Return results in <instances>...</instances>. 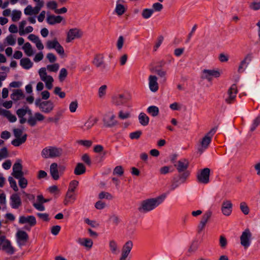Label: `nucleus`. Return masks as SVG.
Returning <instances> with one entry per match:
<instances>
[{
  "label": "nucleus",
  "instance_id": "nucleus-39",
  "mask_svg": "<svg viewBox=\"0 0 260 260\" xmlns=\"http://www.w3.org/2000/svg\"><path fill=\"white\" fill-rule=\"evenodd\" d=\"M252 235L248 229L245 230V248L248 247L251 243Z\"/></svg>",
  "mask_w": 260,
  "mask_h": 260
},
{
  "label": "nucleus",
  "instance_id": "nucleus-18",
  "mask_svg": "<svg viewBox=\"0 0 260 260\" xmlns=\"http://www.w3.org/2000/svg\"><path fill=\"white\" fill-rule=\"evenodd\" d=\"M42 4L36 5L35 7L31 5H28L24 10V13L26 15H36L40 11L41 8L43 7Z\"/></svg>",
  "mask_w": 260,
  "mask_h": 260
},
{
  "label": "nucleus",
  "instance_id": "nucleus-40",
  "mask_svg": "<svg viewBox=\"0 0 260 260\" xmlns=\"http://www.w3.org/2000/svg\"><path fill=\"white\" fill-rule=\"evenodd\" d=\"M27 138V135L24 134L22 135V136L20 138H16L14 140H13L11 143L14 146L17 147L21 145L22 144L24 143L26 140Z\"/></svg>",
  "mask_w": 260,
  "mask_h": 260
},
{
  "label": "nucleus",
  "instance_id": "nucleus-30",
  "mask_svg": "<svg viewBox=\"0 0 260 260\" xmlns=\"http://www.w3.org/2000/svg\"><path fill=\"white\" fill-rule=\"evenodd\" d=\"M77 242L80 245L88 249H90L93 245L92 240L89 238H80L77 240Z\"/></svg>",
  "mask_w": 260,
  "mask_h": 260
},
{
  "label": "nucleus",
  "instance_id": "nucleus-16",
  "mask_svg": "<svg viewBox=\"0 0 260 260\" xmlns=\"http://www.w3.org/2000/svg\"><path fill=\"white\" fill-rule=\"evenodd\" d=\"M17 243L19 247L24 246L28 240V235L27 233L21 230L17 231L16 235Z\"/></svg>",
  "mask_w": 260,
  "mask_h": 260
},
{
  "label": "nucleus",
  "instance_id": "nucleus-46",
  "mask_svg": "<svg viewBox=\"0 0 260 260\" xmlns=\"http://www.w3.org/2000/svg\"><path fill=\"white\" fill-rule=\"evenodd\" d=\"M21 12L19 10H14L12 13V20L14 22L19 20L21 16Z\"/></svg>",
  "mask_w": 260,
  "mask_h": 260
},
{
  "label": "nucleus",
  "instance_id": "nucleus-1",
  "mask_svg": "<svg viewBox=\"0 0 260 260\" xmlns=\"http://www.w3.org/2000/svg\"><path fill=\"white\" fill-rule=\"evenodd\" d=\"M166 198V195L162 194L156 198L144 200L141 202L138 210L142 213L150 212L162 203Z\"/></svg>",
  "mask_w": 260,
  "mask_h": 260
},
{
  "label": "nucleus",
  "instance_id": "nucleus-64",
  "mask_svg": "<svg viewBox=\"0 0 260 260\" xmlns=\"http://www.w3.org/2000/svg\"><path fill=\"white\" fill-rule=\"evenodd\" d=\"M54 93L58 95L60 98H64L66 96V93L64 92L61 91V88L59 87H56L54 88Z\"/></svg>",
  "mask_w": 260,
  "mask_h": 260
},
{
  "label": "nucleus",
  "instance_id": "nucleus-33",
  "mask_svg": "<svg viewBox=\"0 0 260 260\" xmlns=\"http://www.w3.org/2000/svg\"><path fill=\"white\" fill-rule=\"evenodd\" d=\"M25 54L28 56H31L34 54V51L31 45L29 42L24 44L22 47Z\"/></svg>",
  "mask_w": 260,
  "mask_h": 260
},
{
  "label": "nucleus",
  "instance_id": "nucleus-15",
  "mask_svg": "<svg viewBox=\"0 0 260 260\" xmlns=\"http://www.w3.org/2000/svg\"><path fill=\"white\" fill-rule=\"evenodd\" d=\"M82 36V32L77 28L70 29L67 33L66 41L68 43L72 40L80 38Z\"/></svg>",
  "mask_w": 260,
  "mask_h": 260
},
{
  "label": "nucleus",
  "instance_id": "nucleus-24",
  "mask_svg": "<svg viewBox=\"0 0 260 260\" xmlns=\"http://www.w3.org/2000/svg\"><path fill=\"white\" fill-rule=\"evenodd\" d=\"M63 18L60 15H48L46 18L47 22L50 25L60 23Z\"/></svg>",
  "mask_w": 260,
  "mask_h": 260
},
{
  "label": "nucleus",
  "instance_id": "nucleus-63",
  "mask_svg": "<svg viewBox=\"0 0 260 260\" xmlns=\"http://www.w3.org/2000/svg\"><path fill=\"white\" fill-rule=\"evenodd\" d=\"M169 107L172 110L178 111L181 109L182 105L177 102H174V103L170 104Z\"/></svg>",
  "mask_w": 260,
  "mask_h": 260
},
{
  "label": "nucleus",
  "instance_id": "nucleus-8",
  "mask_svg": "<svg viewBox=\"0 0 260 260\" xmlns=\"http://www.w3.org/2000/svg\"><path fill=\"white\" fill-rule=\"evenodd\" d=\"M222 72L220 70L216 69H204L202 72L201 77L208 81H211L213 78H218L220 76Z\"/></svg>",
  "mask_w": 260,
  "mask_h": 260
},
{
  "label": "nucleus",
  "instance_id": "nucleus-42",
  "mask_svg": "<svg viewBox=\"0 0 260 260\" xmlns=\"http://www.w3.org/2000/svg\"><path fill=\"white\" fill-rule=\"evenodd\" d=\"M147 112L153 117H155L158 115L159 109L155 106H151L148 107Z\"/></svg>",
  "mask_w": 260,
  "mask_h": 260
},
{
  "label": "nucleus",
  "instance_id": "nucleus-32",
  "mask_svg": "<svg viewBox=\"0 0 260 260\" xmlns=\"http://www.w3.org/2000/svg\"><path fill=\"white\" fill-rule=\"evenodd\" d=\"M104 56L102 54H96L94 57L93 60H92V63L99 68L101 67L104 64Z\"/></svg>",
  "mask_w": 260,
  "mask_h": 260
},
{
  "label": "nucleus",
  "instance_id": "nucleus-58",
  "mask_svg": "<svg viewBox=\"0 0 260 260\" xmlns=\"http://www.w3.org/2000/svg\"><path fill=\"white\" fill-rule=\"evenodd\" d=\"M68 75L67 71L65 68H62L59 74V79L60 81H62L67 77Z\"/></svg>",
  "mask_w": 260,
  "mask_h": 260
},
{
  "label": "nucleus",
  "instance_id": "nucleus-43",
  "mask_svg": "<svg viewBox=\"0 0 260 260\" xmlns=\"http://www.w3.org/2000/svg\"><path fill=\"white\" fill-rule=\"evenodd\" d=\"M28 113L29 115L31 114V111L27 107L25 108H21L17 110L16 113L19 118L24 117Z\"/></svg>",
  "mask_w": 260,
  "mask_h": 260
},
{
  "label": "nucleus",
  "instance_id": "nucleus-61",
  "mask_svg": "<svg viewBox=\"0 0 260 260\" xmlns=\"http://www.w3.org/2000/svg\"><path fill=\"white\" fill-rule=\"evenodd\" d=\"M8 156V152L6 147L0 150V161Z\"/></svg>",
  "mask_w": 260,
  "mask_h": 260
},
{
  "label": "nucleus",
  "instance_id": "nucleus-31",
  "mask_svg": "<svg viewBox=\"0 0 260 260\" xmlns=\"http://www.w3.org/2000/svg\"><path fill=\"white\" fill-rule=\"evenodd\" d=\"M98 121V118L96 117H90L85 122L82 128L85 131L91 128Z\"/></svg>",
  "mask_w": 260,
  "mask_h": 260
},
{
  "label": "nucleus",
  "instance_id": "nucleus-29",
  "mask_svg": "<svg viewBox=\"0 0 260 260\" xmlns=\"http://www.w3.org/2000/svg\"><path fill=\"white\" fill-rule=\"evenodd\" d=\"M237 92V86L235 84L232 85L228 90V97L225 100L226 102L228 103H232L236 97Z\"/></svg>",
  "mask_w": 260,
  "mask_h": 260
},
{
  "label": "nucleus",
  "instance_id": "nucleus-5",
  "mask_svg": "<svg viewBox=\"0 0 260 260\" xmlns=\"http://www.w3.org/2000/svg\"><path fill=\"white\" fill-rule=\"evenodd\" d=\"M215 132L216 129L213 128L203 138L198 147V151L200 154H202L207 149L209 145L211 143L212 137Z\"/></svg>",
  "mask_w": 260,
  "mask_h": 260
},
{
  "label": "nucleus",
  "instance_id": "nucleus-3",
  "mask_svg": "<svg viewBox=\"0 0 260 260\" xmlns=\"http://www.w3.org/2000/svg\"><path fill=\"white\" fill-rule=\"evenodd\" d=\"M102 120L104 126L106 127L112 128L118 124L116 116L113 111L106 112L103 115Z\"/></svg>",
  "mask_w": 260,
  "mask_h": 260
},
{
  "label": "nucleus",
  "instance_id": "nucleus-20",
  "mask_svg": "<svg viewBox=\"0 0 260 260\" xmlns=\"http://www.w3.org/2000/svg\"><path fill=\"white\" fill-rule=\"evenodd\" d=\"M27 24V21L25 20H23L20 21L19 23V34L20 36H23L26 34L31 32L34 28L31 26H28L24 28L25 26Z\"/></svg>",
  "mask_w": 260,
  "mask_h": 260
},
{
  "label": "nucleus",
  "instance_id": "nucleus-13",
  "mask_svg": "<svg viewBox=\"0 0 260 260\" xmlns=\"http://www.w3.org/2000/svg\"><path fill=\"white\" fill-rule=\"evenodd\" d=\"M21 160L17 159L13 166V172L12 175L15 178H19L21 176L24 175L22 171V165L21 164Z\"/></svg>",
  "mask_w": 260,
  "mask_h": 260
},
{
  "label": "nucleus",
  "instance_id": "nucleus-36",
  "mask_svg": "<svg viewBox=\"0 0 260 260\" xmlns=\"http://www.w3.org/2000/svg\"><path fill=\"white\" fill-rule=\"evenodd\" d=\"M20 64L24 69L28 70L30 69L33 65V63L28 58H23L20 60Z\"/></svg>",
  "mask_w": 260,
  "mask_h": 260
},
{
  "label": "nucleus",
  "instance_id": "nucleus-25",
  "mask_svg": "<svg viewBox=\"0 0 260 260\" xmlns=\"http://www.w3.org/2000/svg\"><path fill=\"white\" fill-rule=\"evenodd\" d=\"M76 200V194L75 193L67 191L63 200V204L66 206L71 205L74 203Z\"/></svg>",
  "mask_w": 260,
  "mask_h": 260
},
{
  "label": "nucleus",
  "instance_id": "nucleus-28",
  "mask_svg": "<svg viewBox=\"0 0 260 260\" xmlns=\"http://www.w3.org/2000/svg\"><path fill=\"white\" fill-rule=\"evenodd\" d=\"M133 247V243L132 241H128L124 243L121 249L120 255L128 256Z\"/></svg>",
  "mask_w": 260,
  "mask_h": 260
},
{
  "label": "nucleus",
  "instance_id": "nucleus-59",
  "mask_svg": "<svg viewBox=\"0 0 260 260\" xmlns=\"http://www.w3.org/2000/svg\"><path fill=\"white\" fill-rule=\"evenodd\" d=\"M123 169L122 166H118L116 167L114 170L113 174V175H117L119 176H122L123 174Z\"/></svg>",
  "mask_w": 260,
  "mask_h": 260
},
{
  "label": "nucleus",
  "instance_id": "nucleus-50",
  "mask_svg": "<svg viewBox=\"0 0 260 260\" xmlns=\"http://www.w3.org/2000/svg\"><path fill=\"white\" fill-rule=\"evenodd\" d=\"M99 198L100 199H107L108 200H111L113 197L111 194L109 192L102 191L99 194Z\"/></svg>",
  "mask_w": 260,
  "mask_h": 260
},
{
  "label": "nucleus",
  "instance_id": "nucleus-27",
  "mask_svg": "<svg viewBox=\"0 0 260 260\" xmlns=\"http://www.w3.org/2000/svg\"><path fill=\"white\" fill-rule=\"evenodd\" d=\"M232 204L229 201H224L222 204L221 211L225 216H229L232 211Z\"/></svg>",
  "mask_w": 260,
  "mask_h": 260
},
{
  "label": "nucleus",
  "instance_id": "nucleus-22",
  "mask_svg": "<svg viewBox=\"0 0 260 260\" xmlns=\"http://www.w3.org/2000/svg\"><path fill=\"white\" fill-rule=\"evenodd\" d=\"M45 119V116L41 113L37 112L33 116H30L27 120L28 123L31 126L36 125L37 121H42Z\"/></svg>",
  "mask_w": 260,
  "mask_h": 260
},
{
  "label": "nucleus",
  "instance_id": "nucleus-54",
  "mask_svg": "<svg viewBox=\"0 0 260 260\" xmlns=\"http://www.w3.org/2000/svg\"><path fill=\"white\" fill-rule=\"evenodd\" d=\"M46 6L48 9L54 10V12H55V10H57L58 5L56 1H50L47 3Z\"/></svg>",
  "mask_w": 260,
  "mask_h": 260
},
{
  "label": "nucleus",
  "instance_id": "nucleus-23",
  "mask_svg": "<svg viewBox=\"0 0 260 260\" xmlns=\"http://www.w3.org/2000/svg\"><path fill=\"white\" fill-rule=\"evenodd\" d=\"M108 248L111 253L117 255L120 252V247L118 242L114 239H110L108 242Z\"/></svg>",
  "mask_w": 260,
  "mask_h": 260
},
{
  "label": "nucleus",
  "instance_id": "nucleus-41",
  "mask_svg": "<svg viewBox=\"0 0 260 260\" xmlns=\"http://www.w3.org/2000/svg\"><path fill=\"white\" fill-rule=\"evenodd\" d=\"M86 168L82 163H78L75 168L74 173L76 175H80L85 172Z\"/></svg>",
  "mask_w": 260,
  "mask_h": 260
},
{
  "label": "nucleus",
  "instance_id": "nucleus-62",
  "mask_svg": "<svg viewBox=\"0 0 260 260\" xmlns=\"http://www.w3.org/2000/svg\"><path fill=\"white\" fill-rule=\"evenodd\" d=\"M219 60L221 62H227L229 59V55L227 54L221 53L218 56Z\"/></svg>",
  "mask_w": 260,
  "mask_h": 260
},
{
  "label": "nucleus",
  "instance_id": "nucleus-44",
  "mask_svg": "<svg viewBox=\"0 0 260 260\" xmlns=\"http://www.w3.org/2000/svg\"><path fill=\"white\" fill-rule=\"evenodd\" d=\"M5 43L7 45L14 46L16 44V37L12 35H8L5 39Z\"/></svg>",
  "mask_w": 260,
  "mask_h": 260
},
{
  "label": "nucleus",
  "instance_id": "nucleus-38",
  "mask_svg": "<svg viewBox=\"0 0 260 260\" xmlns=\"http://www.w3.org/2000/svg\"><path fill=\"white\" fill-rule=\"evenodd\" d=\"M24 97V94L21 90L17 89L14 90L13 93L11 94V99L15 101L20 100Z\"/></svg>",
  "mask_w": 260,
  "mask_h": 260
},
{
  "label": "nucleus",
  "instance_id": "nucleus-35",
  "mask_svg": "<svg viewBox=\"0 0 260 260\" xmlns=\"http://www.w3.org/2000/svg\"><path fill=\"white\" fill-rule=\"evenodd\" d=\"M1 114L4 116L6 117L10 122H14L16 121V117L12 114L9 111L6 110H2Z\"/></svg>",
  "mask_w": 260,
  "mask_h": 260
},
{
  "label": "nucleus",
  "instance_id": "nucleus-2",
  "mask_svg": "<svg viewBox=\"0 0 260 260\" xmlns=\"http://www.w3.org/2000/svg\"><path fill=\"white\" fill-rule=\"evenodd\" d=\"M62 153L63 151L61 148L48 146L42 150L41 155L44 158H52L59 157Z\"/></svg>",
  "mask_w": 260,
  "mask_h": 260
},
{
  "label": "nucleus",
  "instance_id": "nucleus-12",
  "mask_svg": "<svg viewBox=\"0 0 260 260\" xmlns=\"http://www.w3.org/2000/svg\"><path fill=\"white\" fill-rule=\"evenodd\" d=\"M210 170L209 168H205L202 170L197 174V179L199 182L207 184L209 182V176Z\"/></svg>",
  "mask_w": 260,
  "mask_h": 260
},
{
  "label": "nucleus",
  "instance_id": "nucleus-14",
  "mask_svg": "<svg viewBox=\"0 0 260 260\" xmlns=\"http://www.w3.org/2000/svg\"><path fill=\"white\" fill-rule=\"evenodd\" d=\"M19 223L20 224L27 223L30 227L33 226L36 224L37 221L35 216H20L19 218ZM25 229L29 230L30 228H27L25 226Z\"/></svg>",
  "mask_w": 260,
  "mask_h": 260
},
{
  "label": "nucleus",
  "instance_id": "nucleus-17",
  "mask_svg": "<svg viewBox=\"0 0 260 260\" xmlns=\"http://www.w3.org/2000/svg\"><path fill=\"white\" fill-rule=\"evenodd\" d=\"M188 166L189 161L186 158L180 159L175 164V167L179 173L186 172Z\"/></svg>",
  "mask_w": 260,
  "mask_h": 260
},
{
  "label": "nucleus",
  "instance_id": "nucleus-51",
  "mask_svg": "<svg viewBox=\"0 0 260 260\" xmlns=\"http://www.w3.org/2000/svg\"><path fill=\"white\" fill-rule=\"evenodd\" d=\"M249 8L253 11L260 10V0L255 1L249 4Z\"/></svg>",
  "mask_w": 260,
  "mask_h": 260
},
{
  "label": "nucleus",
  "instance_id": "nucleus-21",
  "mask_svg": "<svg viewBox=\"0 0 260 260\" xmlns=\"http://www.w3.org/2000/svg\"><path fill=\"white\" fill-rule=\"evenodd\" d=\"M149 88L151 91L155 92L158 90L157 78L155 75H151L148 77Z\"/></svg>",
  "mask_w": 260,
  "mask_h": 260
},
{
  "label": "nucleus",
  "instance_id": "nucleus-11",
  "mask_svg": "<svg viewBox=\"0 0 260 260\" xmlns=\"http://www.w3.org/2000/svg\"><path fill=\"white\" fill-rule=\"evenodd\" d=\"M212 215V212L208 210L207 211L205 212V213L203 214L202 219L201 220L198 226V232L199 233H201L203 230L205 229V227L209 221V220L210 219Z\"/></svg>",
  "mask_w": 260,
  "mask_h": 260
},
{
  "label": "nucleus",
  "instance_id": "nucleus-56",
  "mask_svg": "<svg viewBox=\"0 0 260 260\" xmlns=\"http://www.w3.org/2000/svg\"><path fill=\"white\" fill-rule=\"evenodd\" d=\"M8 181L9 182L10 186L15 191L18 190V187L17 185L16 181L13 179L12 177H9Z\"/></svg>",
  "mask_w": 260,
  "mask_h": 260
},
{
  "label": "nucleus",
  "instance_id": "nucleus-37",
  "mask_svg": "<svg viewBox=\"0 0 260 260\" xmlns=\"http://www.w3.org/2000/svg\"><path fill=\"white\" fill-rule=\"evenodd\" d=\"M138 119L140 123L143 126L147 125L149 122V118L143 112H141L139 114Z\"/></svg>",
  "mask_w": 260,
  "mask_h": 260
},
{
  "label": "nucleus",
  "instance_id": "nucleus-60",
  "mask_svg": "<svg viewBox=\"0 0 260 260\" xmlns=\"http://www.w3.org/2000/svg\"><path fill=\"white\" fill-rule=\"evenodd\" d=\"M228 242L225 237L221 235L219 237V245L222 248H225L227 245Z\"/></svg>",
  "mask_w": 260,
  "mask_h": 260
},
{
  "label": "nucleus",
  "instance_id": "nucleus-45",
  "mask_svg": "<svg viewBox=\"0 0 260 260\" xmlns=\"http://www.w3.org/2000/svg\"><path fill=\"white\" fill-rule=\"evenodd\" d=\"M154 12V10L151 9H144L142 12V16L144 19L149 18Z\"/></svg>",
  "mask_w": 260,
  "mask_h": 260
},
{
  "label": "nucleus",
  "instance_id": "nucleus-6",
  "mask_svg": "<svg viewBox=\"0 0 260 260\" xmlns=\"http://www.w3.org/2000/svg\"><path fill=\"white\" fill-rule=\"evenodd\" d=\"M35 105L38 107L42 112L45 113H50L54 108V105L51 101H42L40 99L36 100Z\"/></svg>",
  "mask_w": 260,
  "mask_h": 260
},
{
  "label": "nucleus",
  "instance_id": "nucleus-34",
  "mask_svg": "<svg viewBox=\"0 0 260 260\" xmlns=\"http://www.w3.org/2000/svg\"><path fill=\"white\" fill-rule=\"evenodd\" d=\"M50 172L51 176L54 180H57L59 176L57 170V164L56 163H52L50 167Z\"/></svg>",
  "mask_w": 260,
  "mask_h": 260
},
{
  "label": "nucleus",
  "instance_id": "nucleus-9",
  "mask_svg": "<svg viewBox=\"0 0 260 260\" xmlns=\"http://www.w3.org/2000/svg\"><path fill=\"white\" fill-rule=\"evenodd\" d=\"M0 243L2 246V249L9 255L13 254L15 250L12 246L10 240L6 239L5 236H0Z\"/></svg>",
  "mask_w": 260,
  "mask_h": 260
},
{
  "label": "nucleus",
  "instance_id": "nucleus-7",
  "mask_svg": "<svg viewBox=\"0 0 260 260\" xmlns=\"http://www.w3.org/2000/svg\"><path fill=\"white\" fill-rule=\"evenodd\" d=\"M38 73L41 80L45 83L46 87L49 90L52 89L54 79L51 76L47 74L46 68H41Z\"/></svg>",
  "mask_w": 260,
  "mask_h": 260
},
{
  "label": "nucleus",
  "instance_id": "nucleus-53",
  "mask_svg": "<svg viewBox=\"0 0 260 260\" xmlns=\"http://www.w3.org/2000/svg\"><path fill=\"white\" fill-rule=\"evenodd\" d=\"M78 185V181L76 180H72L69 184L68 191L75 192V189Z\"/></svg>",
  "mask_w": 260,
  "mask_h": 260
},
{
  "label": "nucleus",
  "instance_id": "nucleus-55",
  "mask_svg": "<svg viewBox=\"0 0 260 260\" xmlns=\"http://www.w3.org/2000/svg\"><path fill=\"white\" fill-rule=\"evenodd\" d=\"M59 68L58 63H54L52 64H49L47 66L46 68V70H48L50 72H56Z\"/></svg>",
  "mask_w": 260,
  "mask_h": 260
},
{
  "label": "nucleus",
  "instance_id": "nucleus-26",
  "mask_svg": "<svg viewBox=\"0 0 260 260\" xmlns=\"http://www.w3.org/2000/svg\"><path fill=\"white\" fill-rule=\"evenodd\" d=\"M10 205L13 209H17L21 205V199L17 194H13L11 196Z\"/></svg>",
  "mask_w": 260,
  "mask_h": 260
},
{
  "label": "nucleus",
  "instance_id": "nucleus-57",
  "mask_svg": "<svg viewBox=\"0 0 260 260\" xmlns=\"http://www.w3.org/2000/svg\"><path fill=\"white\" fill-rule=\"evenodd\" d=\"M115 12L118 15H122L125 12V8L121 4H117L115 8Z\"/></svg>",
  "mask_w": 260,
  "mask_h": 260
},
{
  "label": "nucleus",
  "instance_id": "nucleus-10",
  "mask_svg": "<svg viewBox=\"0 0 260 260\" xmlns=\"http://www.w3.org/2000/svg\"><path fill=\"white\" fill-rule=\"evenodd\" d=\"M46 45L47 49L49 50L54 49L61 56L63 55L64 54L63 48L56 39L47 41Z\"/></svg>",
  "mask_w": 260,
  "mask_h": 260
},
{
  "label": "nucleus",
  "instance_id": "nucleus-47",
  "mask_svg": "<svg viewBox=\"0 0 260 260\" xmlns=\"http://www.w3.org/2000/svg\"><path fill=\"white\" fill-rule=\"evenodd\" d=\"M118 118L121 120H124L129 118L131 117V114L129 112L120 110L118 112Z\"/></svg>",
  "mask_w": 260,
  "mask_h": 260
},
{
  "label": "nucleus",
  "instance_id": "nucleus-4",
  "mask_svg": "<svg viewBox=\"0 0 260 260\" xmlns=\"http://www.w3.org/2000/svg\"><path fill=\"white\" fill-rule=\"evenodd\" d=\"M189 175V172L186 171L174 178L172 183L170 186L169 191H173L181 185L185 183Z\"/></svg>",
  "mask_w": 260,
  "mask_h": 260
},
{
  "label": "nucleus",
  "instance_id": "nucleus-48",
  "mask_svg": "<svg viewBox=\"0 0 260 260\" xmlns=\"http://www.w3.org/2000/svg\"><path fill=\"white\" fill-rule=\"evenodd\" d=\"M16 179H18V184L21 188H25L27 187L28 182L27 179L24 178L23 176H21L20 178Z\"/></svg>",
  "mask_w": 260,
  "mask_h": 260
},
{
  "label": "nucleus",
  "instance_id": "nucleus-49",
  "mask_svg": "<svg viewBox=\"0 0 260 260\" xmlns=\"http://www.w3.org/2000/svg\"><path fill=\"white\" fill-rule=\"evenodd\" d=\"M107 86L106 85H102L98 90V95L100 98H103L107 92Z\"/></svg>",
  "mask_w": 260,
  "mask_h": 260
},
{
  "label": "nucleus",
  "instance_id": "nucleus-52",
  "mask_svg": "<svg viewBox=\"0 0 260 260\" xmlns=\"http://www.w3.org/2000/svg\"><path fill=\"white\" fill-rule=\"evenodd\" d=\"M260 124V115L257 116L253 121L250 126V131L251 132L254 131L256 128Z\"/></svg>",
  "mask_w": 260,
  "mask_h": 260
},
{
  "label": "nucleus",
  "instance_id": "nucleus-19",
  "mask_svg": "<svg viewBox=\"0 0 260 260\" xmlns=\"http://www.w3.org/2000/svg\"><path fill=\"white\" fill-rule=\"evenodd\" d=\"M127 99L123 94H115L112 97V104L116 106H121L127 102Z\"/></svg>",
  "mask_w": 260,
  "mask_h": 260
}]
</instances>
